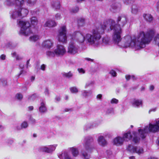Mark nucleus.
I'll return each instance as SVG.
<instances>
[{
	"mask_svg": "<svg viewBox=\"0 0 159 159\" xmlns=\"http://www.w3.org/2000/svg\"><path fill=\"white\" fill-rule=\"evenodd\" d=\"M127 21L126 16L121 15L118 16L116 20L117 24L114 20L110 19L105 21L103 25L105 30L108 31L113 30L112 40L114 43L119 48L131 47L136 50L144 48L146 44H148L152 40L155 33L154 31L151 30L146 33L141 31L134 39L128 35L122 39L121 28L125 26Z\"/></svg>",
	"mask_w": 159,
	"mask_h": 159,
	"instance_id": "f257e3e1",
	"label": "nucleus"
},
{
	"mask_svg": "<svg viewBox=\"0 0 159 159\" xmlns=\"http://www.w3.org/2000/svg\"><path fill=\"white\" fill-rule=\"evenodd\" d=\"M105 28L103 25L93 29L91 33H87L85 35L79 32L75 31L73 33V35L71 36V38L75 40L79 43H83L85 40L86 43L95 47L100 46L101 43L100 40L101 38V34H102Z\"/></svg>",
	"mask_w": 159,
	"mask_h": 159,
	"instance_id": "f03ea898",
	"label": "nucleus"
},
{
	"mask_svg": "<svg viewBox=\"0 0 159 159\" xmlns=\"http://www.w3.org/2000/svg\"><path fill=\"white\" fill-rule=\"evenodd\" d=\"M93 141V138L91 136L84 138L83 141V145L85 149L82 150L80 152L81 156L83 159H90V155L85 151H87L88 152L92 151L94 148L92 144Z\"/></svg>",
	"mask_w": 159,
	"mask_h": 159,
	"instance_id": "7ed1b4c3",
	"label": "nucleus"
},
{
	"mask_svg": "<svg viewBox=\"0 0 159 159\" xmlns=\"http://www.w3.org/2000/svg\"><path fill=\"white\" fill-rule=\"evenodd\" d=\"M155 123H149V126H146L143 129H139L138 131L142 139L146 137L147 134L150 132L155 133L159 130V118L155 120Z\"/></svg>",
	"mask_w": 159,
	"mask_h": 159,
	"instance_id": "20e7f679",
	"label": "nucleus"
},
{
	"mask_svg": "<svg viewBox=\"0 0 159 159\" xmlns=\"http://www.w3.org/2000/svg\"><path fill=\"white\" fill-rule=\"evenodd\" d=\"M17 24L20 27L19 32L20 35L27 36L32 33L30 24L28 21L20 20L18 22L17 21Z\"/></svg>",
	"mask_w": 159,
	"mask_h": 159,
	"instance_id": "39448f33",
	"label": "nucleus"
},
{
	"mask_svg": "<svg viewBox=\"0 0 159 159\" xmlns=\"http://www.w3.org/2000/svg\"><path fill=\"white\" fill-rule=\"evenodd\" d=\"M66 26L63 25L59 30L58 35V41L63 43H66L67 42V38L66 35Z\"/></svg>",
	"mask_w": 159,
	"mask_h": 159,
	"instance_id": "423d86ee",
	"label": "nucleus"
},
{
	"mask_svg": "<svg viewBox=\"0 0 159 159\" xmlns=\"http://www.w3.org/2000/svg\"><path fill=\"white\" fill-rule=\"evenodd\" d=\"M73 35V34H70L68 36V38H70L71 41L68 47L67 52L71 54L74 55L78 53L79 47L78 46L75 45L73 43L74 41H76L71 38V36Z\"/></svg>",
	"mask_w": 159,
	"mask_h": 159,
	"instance_id": "0eeeda50",
	"label": "nucleus"
},
{
	"mask_svg": "<svg viewBox=\"0 0 159 159\" xmlns=\"http://www.w3.org/2000/svg\"><path fill=\"white\" fill-rule=\"evenodd\" d=\"M126 149L131 153H136L139 155L143 154L144 152L143 148L140 146H135L131 144H129Z\"/></svg>",
	"mask_w": 159,
	"mask_h": 159,
	"instance_id": "6e6552de",
	"label": "nucleus"
},
{
	"mask_svg": "<svg viewBox=\"0 0 159 159\" xmlns=\"http://www.w3.org/2000/svg\"><path fill=\"white\" fill-rule=\"evenodd\" d=\"M57 57L61 56L64 55L66 52L65 47L62 45L58 44L55 49Z\"/></svg>",
	"mask_w": 159,
	"mask_h": 159,
	"instance_id": "1a4fd4ad",
	"label": "nucleus"
},
{
	"mask_svg": "<svg viewBox=\"0 0 159 159\" xmlns=\"http://www.w3.org/2000/svg\"><path fill=\"white\" fill-rule=\"evenodd\" d=\"M10 14L11 18L13 19L18 20L21 18L18 8L11 11Z\"/></svg>",
	"mask_w": 159,
	"mask_h": 159,
	"instance_id": "9d476101",
	"label": "nucleus"
},
{
	"mask_svg": "<svg viewBox=\"0 0 159 159\" xmlns=\"http://www.w3.org/2000/svg\"><path fill=\"white\" fill-rule=\"evenodd\" d=\"M53 42L50 39H47L44 41L42 44L43 47L50 49L52 48L53 46Z\"/></svg>",
	"mask_w": 159,
	"mask_h": 159,
	"instance_id": "9b49d317",
	"label": "nucleus"
},
{
	"mask_svg": "<svg viewBox=\"0 0 159 159\" xmlns=\"http://www.w3.org/2000/svg\"><path fill=\"white\" fill-rule=\"evenodd\" d=\"M125 139L123 137L118 136L114 139L113 142L115 145L119 146L122 145Z\"/></svg>",
	"mask_w": 159,
	"mask_h": 159,
	"instance_id": "f8f14e48",
	"label": "nucleus"
},
{
	"mask_svg": "<svg viewBox=\"0 0 159 159\" xmlns=\"http://www.w3.org/2000/svg\"><path fill=\"white\" fill-rule=\"evenodd\" d=\"M131 103L134 107H138L140 106H142L143 102L141 99L134 98L132 100Z\"/></svg>",
	"mask_w": 159,
	"mask_h": 159,
	"instance_id": "ddd939ff",
	"label": "nucleus"
},
{
	"mask_svg": "<svg viewBox=\"0 0 159 159\" xmlns=\"http://www.w3.org/2000/svg\"><path fill=\"white\" fill-rule=\"evenodd\" d=\"M98 143L100 145L104 146L107 144V142L102 136H99L98 139Z\"/></svg>",
	"mask_w": 159,
	"mask_h": 159,
	"instance_id": "4468645a",
	"label": "nucleus"
},
{
	"mask_svg": "<svg viewBox=\"0 0 159 159\" xmlns=\"http://www.w3.org/2000/svg\"><path fill=\"white\" fill-rule=\"evenodd\" d=\"M18 9L19 11L21 18L26 16L28 13L29 11L26 8H22V7H19Z\"/></svg>",
	"mask_w": 159,
	"mask_h": 159,
	"instance_id": "2eb2a0df",
	"label": "nucleus"
},
{
	"mask_svg": "<svg viewBox=\"0 0 159 159\" xmlns=\"http://www.w3.org/2000/svg\"><path fill=\"white\" fill-rule=\"evenodd\" d=\"M120 7V4L119 3H113L111 6V11L113 12L119 10Z\"/></svg>",
	"mask_w": 159,
	"mask_h": 159,
	"instance_id": "dca6fc26",
	"label": "nucleus"
},
{
	"mask_svg": "<svg viewBox=\"0 0 159 159\" xmlns=\"http://www.w3.org/2000/svg\"><path fill=\"white\" fill-rule=\"evenodd\" d=\"M57 25L56 23L53 20H48L46 21L44 26L45 27H51Z\"/></svg>",
	"mask_w": 159,
	"mask_h": 159,
	"instance_id": "f3484780",
	"label": "nucleus"
},
{
	"mask_svg": "<svg viewBox=\"0 0 159 159\" xmlns=\"http://www.w3.org/2000/svg\"><path fill=\"white\" fill-rule=\"evenodd\" d=\"M52 7L55 9H58L60 8V3L59 1L53 0L51 2Z\"/></svg>",
	"mask_w": 159,
	"mask_h": 159,
	"instance_id": "a211bd4d",
	"label": "nucleus"
},
{
	"mask_svg": "<svg viewBox=\"0 0 159 159\" xmlns=\"http://www.w3.org/2000/svg\"><path fill=\"white\" fill-rule=\"evenodd\" d=\"M47 108L45 106V103L42 102L41 103V105L39 108V111L41 113H44L46 112Z\"/></svg>",
	"mask_w": 159,
	"mask_h": 159,
	"instance_id": "6ab92c4d",
	"label": "nucleus"
},
{
	"mask_svg": "<svg viewBox=\"0 0 159 159\" xmlns=\"http://www.w3.org/2000/svg\"><path fill=\"white\" fill-rule=\"evenodd\" d=\"M143 17L146 21L148 22H151L153 20V17L152 15L149 14H144Z\"/></svg>",
	"mask_w": 159,
	"mask_h": 159,
	"instance_id": "aec40b11",
	"label": "nucleus"
},
{
	"mask_svg": "<svg viewBox=\"0 0 159 159\" xmlns=\"http://www.w3.org/2000/svg\"><path fill=\"white\" fill-rule=\"evenodd\" d=\"M57 144H55L47 146L48 153H51L54 151L57 146Z\"/></svg>",
	"mask_w": 159,
	"mask_h": 159,
	"instance_id": "412c9836",
	"label": "nucleus"
},
{
	"mask_svg": "<svg viewBox=\"0 0 159 159\" xmlns=\"http://www.w3.org/2000/svg\"><path fill=\"white\" fill-rule=\"evenodd\" d=\"M132 136L131 134L130 131H128L126 133L124 134H123V138L125 140L128 141L130 140L132 138Z\"/></svg>",
	"mask_w": 159,
	"mask_h": 159,
	"instance_id": "4be33fe9",
	"label": "nucleus"
},
{
	"mask_svg": "<svg viewBox=\"0 0 159 159\" xmlns=\"http://www.w3.org/2000/svg\"><path fill=\"white\" fill-rule=\"evenodd\" d=\"M14 1H15V5L18 7H22L25 2L24 0H14Z\"/></svg>",
	"mask_w": 159,
	"mask_h": 159,
	"instance_id": "5701e85b",
	"label": "nucleus"
},
{
	"mask_svg": "<svg viewBox=\"0 0 159 159\" xmlns=\"http://www.w3.org/2000/svg\"><path fill=\"white\" fill-rule=\"evenodd\" d=\"M139 10V7L138 6L134 4L131 8V12L134 14H136Z\"/></svg>",
	"mask_w": 159,
	"mask_h": 159,
	"instance_id": "b1692460",
	"label": "nucleus"
},
{
	"mask_svg": "<svg viewBox=\"0 0 159 159\" xmlns=\"http://www.w3.org/2000/svg\"><path fill=\"white\" fill-rule=\"evenodd\" d=\"M59 157L61 159L64 157V159H72L66 152H63L58 155Z\"/></svg>",
	"mask_w": 159,
	"mask_h": 159,
	"instance_id": "393cba45",
	"label": "nucleus"
},
{
	"mask_svg": "<svg viewBox=\"0 0 159 159\" xmlns=\"http://www.w3.org/2000/svg\"><path fill=\"white\" fill-rule=\"evenodd\" d=\"M82 95L84 97L91 96L92 93V91L91 90L87 91L86 90H83L81 91Z\"/></svg>",
	"mask_w": 159,
	"mask_h": 159,
	"instance_id": "a878e982",
	"label": "nucleus"
},
{
	"mask_svg": "<svg viewBox=\"0 0 159 159\" xmlns=\"http://www.w3.org/2000/svg\"><path fill=\"white\" fill-rule=\"evenodd\" d=\"M16 46V44L11 41L8 42L6 44V47L7 48L11 49L14 48Z\"/></svg>",
	"mask_w": 159,
	"mask_h": 159,
	"instance_id": "bb28decb",
	"label": "nucleus"
},
{
	"mask_svg": "<svg viewBox=\"0 0 159 159\" xmlns=\"http://www.w3.org/2000/svg\"><path fill=\"white\" fill-rule=\"evenodd\" d=\"M133 134L134 136L133 141L135 143H137L139 142L140 138L138 136V134L136 132L134 131L133 132Z\"/></svg>",
	"mask_w": 159,
	"mask_h": 159,
	"instance_id": "cd10ccee",
	"label": "nucleus"
},
{
	"mask_svg": "<svg viewBox=\"0 0 159 159\" xmlns=\"http://www.w3.org/2000/svg\"><path fill=\"white\" fill-rule=\"evenodd\" d=\"M70 150L73 156L74 157H76L79 154V152L78 149L74 148H70Z\"/></svg>",
	"mask_w": 159,
	"mask_h": 159,
	"instance_id": "c85d7f7f",
	"label": "nucleus"
},
{
	"mask_svg": "<svg viewBox=\"0 0 159 159\" xmlns=\"http://www.w3.org/2000/svg\"><path fill=\"white\" fill-rule=\"evenodd\" d=\"M110 39L107 37H104L102 39L103 45H107L109 44Z\"/></svg>",
	"mask_w": 159,
	"mask_h": 159,
	"instance_id": "c756f323",
	"label": "nucleus"
},
{
	"mask_svg": "<svg viewBox=\"0 0 159 159\" xmlns=\"http://www.w3.org/2000/svg\"><path fill=\"white\" fill-rule=\"evenodd\" d=\"M47 55L49 57H53L56 56V53L55 50L54 51H48L46 52Z\"/></svg>",
	"mask_w": 159,
	"mask_h": 159,
	"instance_id": "7c9ffc66",
	"label": "nucleus"
},
{
	"mask_svg": "<svg viewBox=\"0 0 159 159\" xmlns=\"http://www.w3.org/2000/svg\"><path fill=\"white\" fill-rule=\"evenodd\" d=\"M39 39V36L37 35H34L29 38L30 40L32 42H35Z\"/></svg>",
	"mask_w": 159,
	"mask_h": 159,
	"instance_id": "2f4dec72",
	"label": "nucleus"
},
{
	"mask_svg": "<svg viewBox=\"0 0 159 159\" xmlns=\"http://www.w3.org/2000/svg\"><path fill=\"white\" fill-rule=\"evenodd\" d=\"M14 0H5L4 3L9 6H11L15 5Z\"/></svg>",
	"mask_w": 159,
	"mask_h": 159,
	"instance_id": "473e14b6",
	"label": "nucleus"
},
{
	"mask_svg": "<svg viewBox=\"0 0 159 159\" xmlns=\"http://www.w3.org/2000/svg\"><path fill=\"white\" fill-rule=\"evenodd\" d=\"M63 76L66 78H70L73 76V74L70 71L68 73L64 72L63 73Z\"/></svg>",
	"mask_w": 159,
	"mask_h": 159,
	"instance_id": "72a5a7b5",
	"label": "nucleus"
},
{
	"mask_svg": "<svg viewBox=\"0 0 159 159\" xmlns=\"http://www.w3.org/2000/svg\"><path fill=\"white\" fill-rule=\"evenodd\" d=\"M31 22L32 25H37L38 20L35 17H33L31 19Z\"/></svg>",
	"mask_w": 159,
	"mask_h": 159,
	"instance_id": "f704fd0d",
	"label": "nucleus"
},
{
	"mask_svg": "<svg viewBox=\"0 0 159 159\" xmlns=\"http://www.w3.org/2000/svg\"><path fill=\"white\" fill-rule=\"evenodd\" d=\"M77 22L79 26H83L85 23V19L83 18H80L78 19Z\"/></svg>",
	"mask_w": 159,
	"mask_h": 159,
	"instance_id": "c9c22d12",
	"label": "nucleus"
},
{
	"mask_svg": "<svg viewBox=\"0 0 159 159\" xmlns=\"http://www.w3.org/2000/svg\"><path fill=\"white\" fill-rule=\"evenodd\" d=\"M47 149V146H42L39 148V150L40 152H43L48 153Z\"/></svg>",
	"mask_w": 159,
	"mask_h": 159,
	"instance_id": "e433bc0d",
	"label": "nucleus"
},
{
	"mask_svg": "<svg viewBox=\"0 0 159 159\" xmlns=\"http://www.w3.org/2000/svg\"><path fill=\"white\" fill-rule=\"evenodd\" d=\"M83 128L84 131H87L89 129H91L90 123L85 124Z\"/></svg>",
	"mask_w": 159,
	"mask_h": 159,
	"instance_id": "4c0bfd02",
	"label": "nucleus"
},
{
	"mask_svg": "<svg viewBox=\"0 0 159 159\" xmlns=\"http://www.w3.org/2000/svg\"><path fill=\"white\" fill-rule=\"evenodd\" d=\"M70 92L72 93H76L78 92V90L77 88L75 87H71L70 88Z\"/></svg>",
	"mask_w": 159,
	"mask_h": 159,
	"instance_id": "58836bf2",
	"label": "nucleus"
},
{
	"mask_svg": "<svg viewBox=\"0 0 159 159\" xmlns=\"http://www.w3.org/2000/svg\"><path fill=\"white\" fill-rule=\"evenodd\" d=\"M20 68L22 69V70H20V73L18 75V77H19L20 76L23 74H24V73H25L26 72H25L23 69L24 68V65H23L20 64Z\"/></svg>",
	"mask_w": 159,
	"mask_h": 159,
	"instance_id": "ea45409f",
	"label": "nucleus"
},
{
	"mask_svg": "<svg viewBox=\"0 0 159 159\" xmlns=\"http://www.w3.org/2000/svg\"><path fill=\"white\" fill-rule=\"evenodd\" d=\"M107 157L108 159H110L112 157L113 155L111 151L109 150L107 151Z\"/></svg>",
	"mask_w": 159,
	"mask_h": 159,
	"instance_id": "a19ab883",
	"label": "nucleus"
},
{
	"mask_svg": "<svg viewBox=\"0 0 159 159\" xmlns=\"http://www.w3.org/2000/svg\"><path fill=\"white\" fill-rule=\"evenodd\" d=\"M91 128V129H93L97 127L98 125V123L97 122H92V123H90Z\"/></svg>",
	"mask_w": 159,
	"mask_h": 159,
	"instance_id": "79ce46f5",
	"label": "nucleus"
},
{
	"mask_svg": "<svg viewBox=\"0 0 159 159\" xmlns=\"http://www.w3.org/2000/svg\"><path fill=\"white\" fill-rule=\"evenodd\" d=\"M91 128V129H93L97 127L98 125V123L97 122H92V123H90Z\"/></svg>",
	"mask_w": 159,
	"mask_h": 159,
	"instance_id": "37998d69",
	"label": "nucleus"
},
{
	"mask_svg": "<svg viewBox=\"0 0 159 159\" xmlns=\"http://www.w3.org/2000/svg\"><path fill=\"white\" fill-rule=\"evenodd\" d=\"M155 43L159 47V34H157L154 38Z\"/></svg>",
	"mask_w": 159,
	"mask_h": 159,
	"instance_id": "c03bdc74",
	"label": "nucleus"
},
{
	"mask_svg": "<svg viewBox=\"0 0 159 159\" xmlns=\"http://www.w3.org/2000/svg\"><path fill=\"white\" fill-rule=\"evenodd\" d=\"M21 127L22 128H27L28 126V123L26 121H24L21 125Z\"/></svg>",
	"mask_w": 159,
	"mask_h": 159,
	"instance_id": "a18cd8bd",
	"label": "nucleus"
},
{
	"mask_svg": "<svg viewBox=\"0 0 159 159\" xmlns=\"http://www.w3.org/2000/svg\"><path fill=\"white\" fill-rule=\"evenodd\" d=\"M29 120L33 124H35L36 123V121L35 119L32 116H30L29 118Z\"/></svg>",
	"mask_w": 159,
	"mask_h": 159,
	"instance_id": "49530a36",
	"label": "nucleus"
},
{
	"mask_svg": "<svg viewBox=\"0 0 159 159\" xmlns=\"http://www.w3.org/2000/svg\"><path fill=\"white\" fill-rule=\"evenodd\" d=\"M114 113V109L112 108H110L107 109L106 111V113L107 114Z\"/></svg>",
	"mask_w": 159,
	"mask_h": 159,
	"instance_id": "de8ad7c7",
	"label": "nucleus"
},
{
	"mask_svg": "<svg viewBox=\"0 0 159 159\" xmlns=\"http://www.w3.org/2000/svg\"><path fill=\"white\" fill-rule=\"evenodd\" d=\"M26 1L28 3L32 5L36 3L37 0H26Z\"/></svg>",
	"mask_w": 159,
	"mask_h": 159,
	"instance_id": "09e8293b",
	"label": "nucleus"
},
{
	"mask_svg": "<svg viewBox=\"0 0 159 159\" xmlns=\"http://www.w3.org/2000/svg\"><path fill=\"white\" fill-rule=\"evenodd\" d=\"M94 84V82L93 81H91L90 82H88L85 84V89H86L88 88V87L92 85H93V84Z\"/></svg>",
	"mask_w": 159,
	"mask_h": 159,
	"instance_id": "8fccbe9b",
	"label": "nucleus"
},
{
	"mask_svg": "<svg viewBox=\"0 0 159 159\" xmlns=\"http://www.w3.org/2000/svg\"><path fill=\"white\" fill-rule=\"evenodd\" d=\"M37 97V95L36 94H34L29 97L28 99L31 101L34 100Z\"/></svg>",
	"mask_w": 159,
	"mask_h": 159,
	"instance_id": "3c124183",
	"label": "nucleus"
},
{
	"mask_svg": "<svg viewBox=\"0 0 159 159\" xmlns=\"http://www.w3.org/2000/svg\"><path fill=\"white\" fill-rule=\"evenodd\" d=\"M16 97L18 100H21L23 98V95L20 93H17L16 95Z\"/></svg>",
	"mask_w": 159,
	"mask_h": 159,
	"instance_id": "603ef678",
	"label": "nucleus"
},
{
	"mask_svg": "<svg viewBox=\"0 0 159 159\" xmlns=\"http://www.w3.org/2000/svg\"><path fill=\"white\" fill-rule=\"evenodd\" d=\"M118 102L119 100L115 98L112 99L110 101V102L111 104H116L118 103Z\"/></svg>",
	"mask_w": 159,
	"mask_h": 159,
	"instance_id": "864d4df0",
	"label": "nucleus"
},
{
	"mask_svg": "<svg viewBox=\"0 0 159 159\" xmlns=\"http://www.w3.org/2000/svg\"><path fill=\"white\" fill-rule=\"evenodd\" d=\"M135 0H123L124 2L126 4L132 3Z\"/></svg>",
	"mask_w": 159,
	"mask_h": 159,
	"instance_id": "5fc2aeb1",
	"label": "nucleus"
},
{
	"mask_svg": "<svg viewBox=\"0 0 159 159\" xmlns=\"http://www.w3.org/2000/svg\"><path fill=\"white\" fill-rule=\"evenodd\" d=\"M110 74L113 76L115 77L116 75V73L114 70H111L110 72Z\"/></svg>",
	"mask_w": 159,
	"mask_h": 159,
	"instance_id": "6e6d98bb",
	"label": "nucleus"
},
{
	"mask_svg": "<svg viewBox=\"0 0 159 159\" xmlns=\"http://www.w3.org/2000/svg\"><path fill=\"white\" fill-rule=\"evenodd\" d=\"M0 81L2 82L3 85L5 86L7 85V82L5 79H0Z\"/></svg>",
	"mask_w": 159,
	"mask_h": 159,
	"instance_id": "4d7b16f0",
	"label": "nucleus"
},
{
	"mask_svg": "<svg viewBox=\"0 0 159 159\" xmlns=\"http://www.w3.org/2000/svg\"><path fill=\"white\" fill-rule=\"evenodd\" d=\"M8 144L11 145L14 143V140L12 139H8L7 141Z\"/></svg>",
	"mask_w": 159,
	"mask_h": 159,
	"instance_id": "13d9d810",
	"label": "nucleus"
},
{
	"mask_svg": "<svg viewBox=\"0 0 159 159\" xmlns=\"http://www.w3.org/2000/svg\"><path fill=\"white\" fill-rule=\"evenodd\" d=\"M78 10H79V8H78V7H76L72 9L71 10V11L72 12L75 13L77 12V11H78Z\"/></svg>",
	"mask_w": 159,
	"mask_h": 159,
	"instance_id": "bf43d9fd",
	"label": "nucleus"
},
{
	"mask_svg": "<svg viewBox=\"0 0 159 159\" xmlns=\"http://www.w3.org/2000/svg\"><path fill=\"white\" fill-rule=\"evenodd\" d=\"M78 70L79 73L81 74H84L85 73V70L82 68H79Z\"/></svg>",
	"mask_w": 159,
	"mask_h": 159,
	"instance_id": "052dcab7",
	"label": "nucleus"
},
{
	"mask_svg": "<svg viewBox=\"0 0 159 159\" xmlns=\"http://www.w3.org/2000/svg\"><path fill=\"white\" fill-rule=\"evenodd\" d=\"M6 58V56L4 54H2L0 56V59L1 60H4Z\"/></svg>",
	"mask_w": 159,
	"mask_h": 159,
	"instance_id": "680f3d73",
	"label": "nucleus"
},
{
	"mask_svg": "<svg viewBox=\"0 0 159 159\" xmlns=\"http://www.w3.org/2000/svg\"><path fill=\"white\" fill-rule=\"evenodd\" d=\"M84 60L85 61H87L89 62H93L94 61V59H91L89 58L86 57L84 58Z\"/></svg>",
	"mask_w": 159,
	"mask_h": 159,
	"instance_id": "e2e57ef3",
	"label": "nucleus"
},
{
	"mask_svg": "<svg viewBox=\"0 0 159 159\" xmlns=\"http://www.w3.org/2000/svg\"><path fill=\"white\" fill-rule=\"evenodd\" d=\"M61 15L59 14H56L55 18L57 20H59L61 18Z\"/></svg>",
	"mask_w": 159,
	"mask_h": 159,
	"instance_id": "0e129e2a",
	"label": "nucleus"
},
{
	"mask_svg": "<svg viewBox=\"0 0 159 159\" xmlns=\"http://www.w3.org/2000/svg\"><path fill=\"white\" fill-rule=\"evenodd\" d=\"M157 110V108L156 107L154 108H151L149 110L148 112L149 113H150V112L152 111L155 112Z\"/></svg>",
	"mask_w": 159,
	"mask_h": 159,
	"instance_id": "69168bd1",
	"label": "nucleus"
},
{
	"mask_svg": "<svg viewBox=\"0 0 159 159\" xmlns=\"http://www.w3.org/2000/svg\"><path fill=\"white\" fill-rule=\"evenodd\" d=\"M102 97V95L101 94H99L97 96L96 98L98 99L101 100Z\"/></svg>",
	"mask_w": 159,
	"mask_h": 159,
	"instance_id": "338daca9",
	"label": "nucleus"
},
{
	"mask_svg": "<svg viewBox=\"0 0 159 159\" xmlns=\"http://www.w3.org/2000/svg\"><path fill=\"white\" fill-rule=\"evenodd\" d=\"M22 129L21 125H17L16 126V129L18 130H20Z\"/></svg>",
	"mask_w": 159,
	"mask_h": 159,
	"instance_id": "774afa93",
	"label": "nucleus"
}]
</instances>
